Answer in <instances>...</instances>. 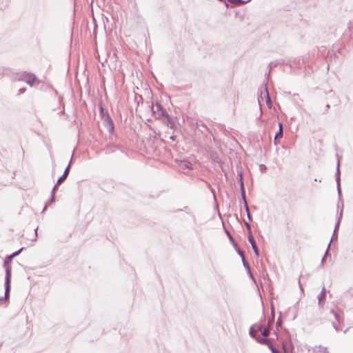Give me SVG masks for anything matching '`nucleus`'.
<instances>
[{"label": "nucleus", "instance_id": "1", "mask_svg": "<svg viewBox=\"0 0 353 353\" xmlns=\"http://www.w3.org/2000/svg\"><path fill=\"white\" fill-rule=\"evenodd\" d=\"M250 335L255 338L258 342L261 344L266 345L272 351V353H279L275 347H273L270 340L261 338V335L263 337H267L270 334L269 329L260 324H255L250 330Z\"/></svg>", "mask_w": 353, "mask_h": 353}, {"label": "nucleus", "instance_id": "2", "mask_svg": "<svg viewBox=\"0 0 353 353\" xmlns=\"http://www.w3.org/2000/svg\"><path fill=\"white\" fill-rule=\"evenodd\" d=\"M248 239H249L250 244L252 245V247L256 255L258 256L259 255V250H258V248L256 246V242L254 241L253 236L251 234L249 235Z\"/></svg>", "mask_w": 353, "mask_h": 353}, {"label": "nucleus", "instance_id": "3", "mask_svg": "<svg viewBox=\"0 0 353 353\" xmlns=\"http://www.w3.org/2000/svg\"><path fill=\"white\" fill-rule=\"evenodd\" d=\"M279 131L277 132V133L276 134L275 137H274V143L276 145L278 144L277 140L279 139L282 138V137H283V125H282L281 123H279Z\"/></svg>", "mask_w": 353, "mask_h": 353}, {"label": "nucleus", "instance_id": "4", "mask_svg": "<svg viewBox=\"0 0 353 353\" xmlns=\"http://www.w3.org/2000/svg\"><path fill=\"white\" fill-rule=\"evenodd\" d=\"M6 294H8L10 291V271H7L6 274Z\"/></svg>", "mask_w": 353, "mask_h": 353}, {"label": "nucleus", "instance_id": "5", "mask_svg": "<svg viewBox=\"0 0 353 353\" xmlns=\"http://www.w3.org/2000/svg\"><path fill=\"white\" fill-rule=\"evenodd\" d=\"M261 95L264 94V96L266 97V102H267L268 106L270 108L271 101H270V98L269 97V94H268L267 88H264V90L263 91H261Z\"/></svg>", "mask_w": 353, "mask_h": 353}, {"label": "nucleus", "instance_id": "6", "mask_svg": "<svg viewBox=\"0 0 353 353\" xmlns=\"http://www.w3.org/2000/svg\"><path fill=\"white\" fill-rule=\"evenodd\" d=\"M26 81L32 86L35 81V77L34 75L28 74L26 77Z\"/></svg>", "mask_w": 353, "mask_h": 353}, {"label": "nucleus", "instance_id": "7", "mask_svg": "<svg viewBox=\"0 0 353 353\" xmlns=\"http://www.w3.org/2000/svg\"><path fill=\"white\" fill-rule=\"evenodd\" d=\"M23 250V248H21L20 250H19L18 252H14V254H12L11 256H10L8 258L9 259H12V258H14V256H17L19 252Z\"/></svg>", "mask_w": 353, "mask_h": 353}, {"label": "nucleus", "instance_id": "8", "mask_svg": "<svg viewBox=\"0 0 353 353\" xmlns=\"http://www.w3.org/2000/svg\"><path fill=\"white\" fill-rule=\"evenodd\" d=\"M66 177H63V174L58 179L57 183L59 185L61 184Z\"/></svg>", "mask_w": 353, "mask_h": 353}, {"label": "nucleus", "instance_id": "9", "mask_svg": "<svg viewBox=\"0 0 353 353\" xmlns=\"http://www.w3.org/2000/svg\"><path fill=\"white\" fill-rule=\"evenodd\" d=\"M69 169H70V168H69V165H68V166L66 168V169H65V172H64V173H63V177H67V176H68V173H69Z\"/></svg>", "mask_w": 353, "mask_h": 353}, {"label": "nucleus", "instance_id": "10", "mask_svg": "<svg viewBox=\"0 0 353 353\" xmlns=\"http://www.w3.org/2000/svg\"><path fill=\"white\" fill-rule=\"evenodd\" d=\"M189 165H190V163H187L185 164V165H186L188 168H189Z\"/></svg>", "mask_w": 353, "mask_h": 353}]
</instances>
